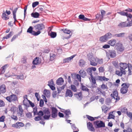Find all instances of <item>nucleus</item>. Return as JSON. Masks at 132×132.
<instances>
[{
  "instance_id": "1",
  "label": "nucleus",
  "mask_w": 132,
  "mask_h": 132,
  "mask_svg": "<svg viewBox=\"0 0 132 132\" xmlns=\"http://www.w3.org/2000/svg\"><path fill=\"white\" fill-rule=\"evenodd\" d=\"M35 30L37 31H36L37 35H39L41 33V31L45 29V26L43 23L38 24L34 26Z\"/></svg>"
},
{
  "instance_id": "2",
  "label": "nucleus",
  "mask_w": 132,
  "mask_h": 132,
  "mask_svg": "<svg viewBox=\"0 0 132 132\" xmlns=\"http://www.w3.org/2000/svg\"><path fill=\"white\" fill-rule=\"evenodd\" d=\"M93 124L96 129L104 127H105V122L101 120H96L93 122Z\"/></svg>"
},
{
  "instance_id": "3",
  "label": "nucleus",
  "mask_w": 132,
  "mask_h": 132,
  "mask_svg": "<svg viewBox=\"0 0 132 132\" xmlns=\"http://www.w3.org/2000/svg\"><path fill=\"white\" fill-rule=\"evenodd\" d=\"M129 84H127L126 83H124L122 84L121 86H123L120 89V92L122 94H124L126 93L128 90V88L130 86Z\"/></svg>"
},
{
  "instance_id": "4",
  "label": "nucleus",
  "mask_w": 132,
  "mask_h": 132,
  "mask_svg": "<svg viewBox=\"0 0 132 132\" xmlns=\"http://www.w3.org/2000/svg\"><path fill=\"white\" fill-rule=\"evenodd\" d=\"M113 93L110 95V96L112 98L116 100L115 102H117L120 99V97L118 96V93L117 90L115 89L114 91L113 92Z\"/></svg>"
},
{
  "instance_id": "5",
  "label": "nucleus",
  "mask_w": 132,
  "mask_h": 132,
  "mask_svg": "<svg viewBox=\"0 0 132 132\" xmlns=\"http://www.w3.org/2000/svg\"><path fill=\"white\" fill-rule=\"evenodd\" d=\"M106 54L111 58H114L117 56L116 51L113 50H109L108 52H106Z\"/></svg>"
},
{
  "instance_id": "6",
  "label": "nucleus",
  "mask_w": 132,
  "mask_h": 132,
  "mask_svg": "<svg viewBox=\"0 0 132 132\" xmlns=\"http://www.w3.org/2000/svg\"><path fill=\"white\" fill-rule=\"evenodd\" d=\"M61 30L64 33L70 34L68 36L64 37V39H68L71 37L72 35V33L71 32L70 30L67 28H63L62 29H61Z\"/></svg>"
},
{
  "instance_id": "7",
  "label": "nucleus",
  "mask_w": 132,
  "mask_h": 132,
  "mask_svg": "<svg viewBox=\"0 0 132 132\" xmlns=\"http://www.w3.org/2000/svg\"><path fill=\"white\" fill-rule=\"evenodd\" d=\"M116 47L117 51L120 52H122L125 49L122 44L120 43L116 44Z\"/></svg>"
},
{
  "instance_id": "8",
  "label": "nucleus",
  "mask_w": 132,
  "mask_h": 132,
  "mask_svg": "<svg viewBox=\"0 0 132 132\" xmlns=\"http://www.w3.org/2000/svg\"><path fill=\"white\" fill-rule=\"evenodd\" d=\"M33 29L34 28L30 26L27 30V32L29 33L34 36H37L36 31L33 30Z\"/></svg>"
},
{
  "instance_id": "9",
  "label": "nucleus",
  "mask_w": 132,
  "mask_h": 132,
  "mask_svg": "<svg viewBox=\"0 0 132 132\" xmlns=\"http://www.w3.org/2000/svg\"><path fill=\"white\" fill-rule=\"evenodd\" d=\"M96 70V68L95 67H91L89 68L86 69V71L88 74L90 75L91 76H92L93 72L92 71H95Z\"/></svg>"
},
{
  "instance_id": "10",
  "label": "nucleus",
  "mask_w": 132,
  "mask_h": 132,
  "mask_svg": "<svg viewBox=\"0 0 132 132\" xmlns=\"http://www.w3.org/2000/svg\"><path fill=\"white\" fill-rule=\"evenodd\" d=\"M130 24L127 23V21L119 23L118 25V26L120 28H123L126 27L131 26Z\"/></svg>"
},
{
  "instance_id": "11",
  "label": "nucleus",
  "mask_w": 132,
  "mask_h": 132,
  "mask_svg": "<svg viewBox=\"0 0 132 132\" xmlns=\"http://www.w3.org/2000/svg\"><path fill=\"white\" fill-rule=\"evenodd\" d=\"M87 126L88 129L91 131H94L95 130L94 128L93 127L92 123L90 122H87Z\"/></svg>"
},
{
  "instance_id": "12",
  "label": "nucleus",
  "mask_w": 132,
  "mask_h": 132,
  "mask_svg": "<svg viewBox=\"0 0 132 132\" xmlns=\"http://www.w3.org/2000/svg\"><path fill=\"white\" fill-rule=\"evenodd\" d=\"M78 19L83 20L84 21H89L91 20L90 19H88L85 17L84 15L83 14H81L78 16Z\"/></svg>"
},
{
  "instance_id": "13",
  "label": "nucleus",
  "mask_w": 132,
  "mask_h": 132,
  "mask_svg": "<svg viewBox=\"0 0 132 132\" xmlns=\"http://www.w3.org/2000/svg\"><path fill=\"white\" fill-rule=\"evenodd\" d=\"M75 56V55H73L71 56L70 57L64 59L63 60V63H69L72 59H73Z\"/></svg>"
},
{
  "instance_id": "14",
  "label": "nucleus",
  "mask_w": 132,
  "mask_h": 132,
  "mask_svg": "<svg viewBox=\"0 0 132 132\" xmlns=\"http://www.w3.org/2000/svg\"><path fill=\"white\" fill-rule=\"evenodd\" d=\"M91 77L92 82V87L93 88H95L96 87V86H97L96 82V79L95 78L93 77V76H91Z\"/></svg>"
},
{
  "instance_id": "15",
  "label": "nucleus",
  "mask_w": 132,
  "mask_h": 132,
  "mask_svg": "<svg viewBox=\"0 0 132 132\" xmlns=\"http://www.w3.org/2000/svg\"><path fill=\"white\" fill-rule=\"evenodd\" d=\"M120 69L122 70H125L128 67V65L125 63L120 62L119 63Z\"/></svg>"
},
{
  "instance_id": "16",
  "label": "nucleus",
  "mask_w": 132,
  "mask_h": 132,
  "mask_svg": "<svg viewBox=\"0 0 132 132\" xmlns=\"http://www.w3.org/2000/svg\"><path fill=\"white\" fill-rule=\"evenodd\" d=\"M73 96V92L70 89H67L65 93V97L68 96L72 97Z\"/></svg>"
},
{
  "instance_id": "17",
  "label": "nucleus",
  "mask_w": 132,
  "mask_h": 132,
  "mask_svg": "<svg viewBox=\"0 0 132 132\" xmlns=\"http://www.w3.org/2000/svg\"><path fill=\"white\" fill-rule=\"evenodd\" d=\"M64 82L63 79L62 77H60L56 80V84L58 85H61Z\"/></svg>"
},
{
  "instance_id": "18",
  "label": "nucleus",
  "mask_w": 132,
  "mask_h": 132,
  "mask_svg": "<svg viewBox=\"0 0 132 132\" xmlns=\"http://www.w3.org/2000/svg\"><path fill=\"white\" fill-rule=\"evenodd\" d=\"M116 42L117 41L115 39H112L108 41V43L110 45H111L112 46H114L115 45Z\"/></svg>"
},
{
  "instance_id": "19",
  "label": "nucleus",
  "mask_w": 132,
  "mask_h": 132,
  "mask_svg": "<svg viewBox=\"0 0 132 132\" xmlns=\"http://www.w3.org/2000/svg\"><path fill=\"white\" fill-rule=\"evenodd\" d=\"M39 58L38 57H36L33 60L32 64L34 65H37L39 64L40 63V61H39Z\"/></svg>"
},
{
  "instance_id": "20",
  "label": "nucleus",
  "mask_w": 132,
  "mask_h": 132,
  "mask_svg": "<svg viewBox=\"0 0 132 132\" xmlns=\"http://www.w3.org/2000/svg\"><path fill=\"white\" fill-rule=\"evenodd\" d=\"M48 35L50 36L51 38H54L56 36L57 33L56 32L51 31V32H48Z\"/></svg>"
},
{
  "instance_id": "21",
  "label": "nucleus",
  "mask_w": 132,
  "mask_h": 132,
  "mask_svg": "<svg viewBox=\"0 0 132 132\" xmlns=\"http://www.w3.org/2000/svg\"><path fill=\"white\" fill-rule=\"evenodd\" d=\"M79 73L82 78H84L87 75L86 72L84 70H80L79 71Z\"/></svg>"
},
{
  "instance_id": "22",
  "label": "nucleus",
  "mask_w": 132,
  "mask_h": 132,
  "mask_svg": "<svg viewBox=\"0 0 132 132\" xmlns=\"http://www.w3.org/2000/svg\"><path fill=\"white\" fill-rule=\"evenodd\" d=\"M44 94L47 98H49L50 97V93L49 90L45 89L44 90Z\"/></svg>"
},
{
  "instance_id": "23",
  "label": "nucleus",
  "mask_w": 132,
  "mask_h": 132,
  "mask_svg": "<svg viewBox=\"0 0 132 132\" xmlns=\"http://www.w3.org/2000/svg\"><path fill=\"white\" fill-rule=\"evenodd\" d=\"M74 95L77 98H80V100H81L82 98V94L81 92H80L77 94H74Z\"/></svg>"
},
{
  "instance_id": "24",
  "label": "nucleus",
  "mask_w": 132,
  "mask_h": 132,
  "mask_svg": "<svg viewBox=\"0 0 132 132\" xmlns=\"http://www.w3.org/2000/svg\"><path fill=\"white\" fill-rule=\"evenodd\" d=\"M9 65L8 64H6L4 65L2 67H1L0 70L1 71V73H0V75L3 74L5 72V69H6L7 67V66H8Z\"/></svg>"
},
{
  "instance_id": "25",
  "label": "nucleus",
  "mask_w": 132,
  "mask_h": 132,
  "mask_svg": "<svg viewBox=\"0 0 132 132\" xmlns=\"http://www.w3.org/2000/svg\"><path fill=\"white\" fill-rule=\"evenodd\" d=\"M31 16L34 18H38L40 16V14L39 13L35 12H32L31 14Z\"/></svg>"
},
{
  "instance_id": "26",
  "label": "nucleus",
  "mask_w": 132,
  "mask_h": 132,
  "mask_svg": "<svg viewBox=\"0 0 132 132\" xmlns=\"http://www.w3.org/2000/svg\"><path fill=\"white\" fill-rule=\"evenodd\" d=\"M99 40L101 42H107L108 40L105 36V35L100 37V38Z\"/></svg>"
},
{
  "instance_id": "27",
  "label": "nucleus",
  "mask_w": 132,
  "mask_h": 132,
  "mask_svg": "<svg viewBox=\"0 0 132 132\" xmlns=\"http://www.w3.org/2000/svg\"><path fill=\"white\" fill-rule=\"evenodd\" d=\"M101 17L100 19V21H101L103 20L104 15L106 14V12L104 10H102L101 11Z\"/></svg>"
},
{
  "instance_id": "28",
  "label": "nucleus",
  "mask_w": 132,
  "mask_h": 132,
  "mask_svg": "<svg viewBox=\"0 0 132 132\" xmlns=\"http://www.w3.org/2000/svg\"><path fill=\"white\" fill-rule=\"evenodd\" d=\"M114 111H113L112 112H110L109 114V116L108 117L107 119H114L115 118V116L112 114L113 112Z\"/></svg>"
},
{
  "instance_id": "29",
  "label": "nucleus",
  "mask_w": 132,
  "mask_h": 132,
  "mask_svg": "<svg viewBox=\"0 0 132 132\" xmlns=\"http://www.w3.org/2000/svg\"><path fill=\"white\" fill-rule=\"evenodd\" d=\"M0 92L2 93H4L6 92V88L5 85H1L0 86Z\"/></svg>"
},
{
  "instance_id": "30",
  "label": "nucleus",
  "mask_w": 132,
  "mask_h": 132,
  "mask_svg": "<svg viewBox=\"0 0 132 132\" xmlns=\"http://www.w3.org/2000/svg\"><path fill=\"white\" fill-rule=\"evenodd\" d=\"M72 129L73 130V132H78L79 131V129L76 126L75 124H73L71 126Z\"/></svg>"
},
{
  "instance_id": "31",
  "label": "nucleus",
  "mask_w": 132,
  "mask_h": 132,
  "mask_svg": "<svg viewBox=\"0 0 132 132\" xmlns=\"http://www.w3.org/2000/svg\"><path fill=\"white\" fill-rule=\"evenodd\" d=\"M104 35L108 40V39L111 38L112 36V34L110 32L106 33Z\"/></svg>"
},
{
  "instance_id": "32",
  "label": "nucleus",
  "mask_w": 132,
  "mask_h": 132,
  "mask_svg": "<svg viewBox=\"0 0 132 132\" xmlns=\"http://www.w3.org/2000/svg\"><path fill=\"white\" fill-rule=\"evenodd\" d=\"M81 89L82 90L89 92V89L85 86L83 85L81 83Z\"/></svg>"
},
{
  "instance_id": "33",
  "label": "nucleus",
  "mask_w": 132,
  "mask_h": 132,
  "mask_svg": "<svg viewBox=\"0 0 132 132\" xmlns=\"http://www.w3.org/2000/svg\"><path fill=\"white\" fill-rule=\"evenodd\" d=\"M2 18L5 20H7L9 19V17L6 16L5 13L4 11H3L2 16Z\"/></svg>"
},
{
  "instance_id": "34",
  "label": "nucleus",
  "mask_w": 132,
  "mask_h": 132,
  "mask_svg": "<svg viewBox=\"0 0 132 132\" xmlns=\"http://www.w3.org/2000/svg\"><path fill=\"white\" fill-rule=\"evenodd\" d=\"M125 33H121L119 34H115L114 36H115L119 37H122L124 36Z\"/></svg>"
},
{
  "instance_id": "35",
  "label": "nucleus",
  "mask_w": 132,
  "mask_h": 132,
  "mask_svg": "<svg viewBox=\"0 0 132 132\" xmlns=\"http://www.w3.org/2000/svg\"><path fill=\"white\" fill-rule=\"evenodd\" d=\"M43 108H45V109L43 110L44 114H50V111L49 108H46L45 107H44Z\"/></svg>"
},
{
  "instance_id": "36",
  "label": "nucleus",
  "mask_w": 132,
  "mask_h": 132,
  "mask_svg": "<svg viewBox=\"0 0 132 132\" xmlns=\"http://www.w3.org/2000/svg\"><path fill=\"white\" fill-rule=\"evenodd\" d=\"M14 76L16 77V78L17 79L23 80L24 75L23 74L21 75H14Z\"/></svg>"
},
{
  "instance_id": "37",
  "label": "nucleus",
  "mask_w": 132,
  "mask_h": 132,
  "mask_svg": "<svg viewBox=\"0 0 132 132\" xmlns=\"http://www.w3.org/2000/svg\"><path fill=\"white\" fill-rule=\"evenodd\" d=\"M61 111L64 113L65 116H67V115H69L71 114V113L69 109H67L64 111Z\"/></svg>"
},
{
  "instance_id": "38",
  "label": "nucleus",
  "mask_w": 132,
  "mask_h": 132,
  "mask_svg": "<svg viewBox=\"0 0 132 132\" xmlns=\"http://www.w3.org/2000/svg\"><path fill=\"white\" fill-rule=\"evenodd\" d=\"M88 59L90 62L92 61H96L95 59L92 55H90L88 57Z\"/></svg>"
},
{
  "instance_id": "39",
  "label": "nucleus",
  "mask_w": 132,
  "mask_h": 132,
  "mask_svg": "<svg viewBox=\"0 0 132 132\" xmlns=\"http://www.w3.org/2000/svg\"><path fill=\"white\" fill-rule=\"evenodd\" d=\"M51 110V113L58 112V110L57 108L54 107H51L50 108Z\"/></svg>"
},
{
  "instance_id": "40",
  "label": "nucleus",
  "mask_w": 132,
  "mask_h": 132,
  "mask_svg": "<svg viewBox=\"0 0 132 132\" xmlns=\"http://www.w3.org/2000/svg\"><path fill=\"white\" fill-rule=\"evenodd\" d=\"M86 62L84 60L82 59L80 60L79 62V65L80 66H83V65L85 64Z\"/></svg>"
},
{
  "instance_id": "41",
  "label": "nucleus",
  "mask_w": 132,
  "mask_h": 132,
  "mask_svg": "<svg viewBox=\"0 0 132 132\" xmlns=\"http://www.w3.org/2000/svg\"><path fill=\"white\" fill-rule=\"evenodd\" d=\"M51 114H47V115L45 114L44 115L43 117L44 119L46 120H48L49 119L50 117Z\"/></svg>"
},
{
  "instance_id": "42",
  "label": "nucleus",
  "mask_w": 132,
  "mask_h": 132,
  "mask_svg": "<svg viewBox=\"0 0 132 132\" xmlns=\"http://www.w3.org/2000/svg\"><path fill=\"white\" fill-rule=\"evenodd\" d=\"M11 96L12 101H15L17 99V97L15 95L12 94L11 95Z\"/></svg>"
},
{
  "instance_id": "43",
  "label": "nucleus",
  "mask_w": 132,
  "mask_h": 132,
  "mask_svg": "<svg viewBox=\"0 0 132 132\" xmlns=\"http://www.w3.org/2000/svg\"><path fill=\"white\" fill-rule=\"evenodd\" d=\"M50 60L51 61H53L55 57V55L53 54H50Z\"/></svg>"
},
{
  "instance_id": "44",
  "label": "nucleus",
  "mask_w": 132,
  "mask_h": 132,
  "mask_svg": "<svg viewBox=\"0 0 132 132\" xmlns=\"http://www.w3.org/2000/svg\"><path fill=\"white\" fill-rule=\"evenodd\" d=\"M87 118L90 121H93L95 120L94 118L90 116L87 115H86Z\"/></svg>"
},
{
  "instance_id": "45",
  "label": "nucleus",
  "mask_w": 132,
  "mask_h": 132,
  "mask_svg": "<svg viewBox=\"0 0 132 132\" xmlns=\"http://www.w3.org/2000/svg\"><path fill=\"white\" fill-rule=\"evenodd\" d=\"M44 114L43 111L40 110L38 112L37 115L41 116V117H43L44 116Z\"/></svg>"
},
{
  "instance_id": "46",
  "label": "nucleus",
  "mask_w": 132,
  "mask_h": 132,
  "mask_svg": "<svg viewBox=\"0 0 132 132\" xmlns=\"http://www.w3.org/2000/svg\"><path fill=\"white\" fill-rule=\"evenodd\" d=\"M71 89L73 92H75L77 91V88L75 85H71Z\"/></svg>"
},
{
  "instance_id": "47",
  "label": "nucleus",
  "mask_w": 132,
  "mask_h": 132,
  "mask_svg": "<svg viewBox=\"0 0 132 132\" xmlns=\"http://www.w3.org/2000/svg\"><path fill=\"white\" fill-rule=\"evenodd\" d=\"M26 99L29 102V103L30 105V106L32 108H33L35 106V104L34 103H32L31 101H30V100H28L27 98H26Z\"/></svg>"
},
{
  "instance_id": "48",
  "label": "nucleus",
  "mask_w": 132,
  "mask_h": 132,
  "mask_svg": "<svg viewBox=\"0 0 132 132\" xmlns=\"http://www.w3.org/2000/svg\"><path fill=\"white\" fill-rule=\"evenodd\" d=\"M111 99L110 98L108 97L106 98L105 100V104L108 105L111 102Z\"/></svg>"
},
{
  "instance_id": "49",
  "label": "nucleus",
  "mask_w": 132,
  "mask_h": 132,
  "mask_svg": "<svg viewBox=\"0 0 132 132\" xmlns=\"http://www.w3.org/2000/svg\"><path fill=\"white\" fill-rule=\"evenodd\" d=\"M118 13L121 15L126 16L127 14V12H125L124 11H121L118 12Z\"/></svg>"
},
{
  "instance_id": "50",
  "label": "nucleus",
  "mask_w": 132,
  "mask_h": 132,
  "mask_svg": "<svg viewBox=\"0 0 132 132\" xmlns=\"http://www.w3.org/2000/svg\"><path fill=\"white\" fill-rule=\"evenodd\" d=\"M42 119V117L41 116H39L35 117L34 119V120L35 121H37L40 120H41Z\"/></svg>"
},
{
  "instance_id": "51",
  "label": "nucleus",
  "mask_w": 132,
  "mask_h": 132,
  "mask_svg": "<svg viewBox=\"0 0 132 132\" xmlns=\"http://www.w3.org/2000/svg\"><path fill=\"white\" fill-rule=\"evenodd\" d=\"M57 113L58 112L51 113V116L53 118H55L57 117L58 115Z\"/></svg>"
},
{
  "instance_id": "52",
  "label": "nucleus",
  "mask_w": 132,
  "mask_h": 132,
  "mask_svg": "<svg viewBox=\"0 0 132 132\" xmlns=\"http://www.w3.org/2000/svg\"><path fill=\"white\" fill-rule=\"evenodd\" d=\"M39 4V2L38 1H36L32 3V7L33 8L35 7L36 6L38 5Z\"/></svg>"
},
{
  "instance_id": "53",
  "label": "nucleus",
  "mask_w": 132,
  "mask_h": 132,
  "mask_svg": "<svg viewBox=\"0 0 132 132\" xmlns=\"http://www.w3.org/2000/svg\"><path fill=\"white\" fill-rule=\"evenodd\" d=\"M81 76L79 74H77L76 76V78L77 79L78 81L79 82H81Z\"/></svg>"
},
{
  "instance_id": "54",
  "label": "nucleus",
  "mask_w": 132,
  "mask_h": 132,
  "mask_svg": "<svg viewBox=\"0 0 132 132\" xmlns=\"http://www.w3.org/2000/svg\"><path fill=\"white\" fill-rule=\"evenodd\" d=\"M47 85L50 87L51 90L54 91L55 89V87L54 86V85H51L50 84H48Z\"/></svg>"
},
{
  "instance_id": "55",
  "label": "nucleus",
  "mask_w": 132,
  "mask_h": 132,
  "mask_svg": "<svg viewBox=\"0 0 132 132\" xmlns=\"http://www.w3.org/2000/svg\"><path fill=\"white\" fill-rule=\"evenodd\" d=\"M44 101L43 100L40 99L39 102V106L41 107H42L44 105Z\"/></svg>"
},
{
  "instance_id": "56",
  "label": "nucleus",
  "mask_w": 132,
  "mask_h": 132,
  "mask_svg": "<svg viewBox=\"0 0 132 132\" xmlns=\"http://www.w3.org/2000/svg\"><path fill=\"white\" fill-rule=\"evenodd\" d=\"M25 100H24L23 101V105L26 107V109H27L30 106L29 104L28 103L25 102Z\"/></svg>"
},
{
  "instance_id": "57",
  "label": "nucleus",
  "mask_w": 132,
  "mask_h": 132,
  "mask_svg": "<svg viewBox=\"0 0 132 132\" xmlns=\"http://www.w3.org/2000/svg\"><path fill=\"white\" fill-rule=\"evenodd\" d=\"M5 116H2L0 117V122H4L5 121Z\"/></svg>"
},
{
  "instance_id": "58",
  "label": "nucleus",
  "mask_w": 132,
  "mask_h": 132,
  "mask_svg": "<svg viewBox=\"0 0 132 132\" xmlns=\"http://www.w3.org/2000/svg\"><path fill=\"white\" fill-rule=\"evenodd\" d=\"M121 111L122 112L124 113H125L126 112V113L127 112H128L127 109L126 107L123 108L121 110Z\"/></svg>"
},
{
  "instance_id": "59",
  "label": "nucleus",
  "mask_w": 132,
  "mask_h": 132,
  "mask_svg": "<svg viewBox=\"0 0 132 132\" xmlns=\"http://www.w3.org/2000/svg\"><path fill=\"white\" fill-rule=\"evenodd\" d=\"M34 115H37V109L36 107L34 108Z\"/></svg>"
},
{
  "instance_id": "60",
  "label": "nucleus",
  "mask_w": 132,
  "mask_h": 132,
  "mask_svg": "<svg viewBox=\"0 0 132 132\" xmlns=\"http://www.w3.org/2000/svg\"><path fill=\"white\" fill-rule=\"evenodd\" d=\"M11 95L10 96H7L6 98V100L9 102H11L12 101Z\"/></svg>"
},
{
  "instance_id": "61",
  "label": "nucleus",
  "mask_w": 132,
  "mask_h": 132,
  "mask_svg": "<svg viewBox=\"0 0 132 132\" xmlns=\"http://www.w3.org/2000/svg\"><path fill=\"white\" fill-rule=\"evenodd\" d=\"M77 74L75 73H72L71 74V76L72 78L74 79H76Z\"/></svg>"
},
{
  "instance_id": "62",
  "label": "nucleus",
  "mask_w": 132,
  "mask_h": 132,
  "mask_svg": "<svg viewBox=\"0 0 132 132\" xmlns=\"http://www.w3.org/2000/svg\"><path fill=\"white\" fill-rule=\"evenodd\" d=\"M103 67H101L98 68L99 71L100 72H103L104 70Z\"/></svg>"
},
{
  "instance_id": "63",
  "label": "nucleus",
  "mask_w": 132,
  "mask_h": 132,
  "mask_svg": "<svg viewBox=\"0 0 132 132\" xmlns=\"http://www.w3.org/2000/svg\"><path fill=\"white\" fill-rule=\"evenodd\" d=\"M5 105V103L4 101L1 100H0V107L4 106Z\"/></svg>"
},
{
  "instance_id": "64",
  "label": "nucleus",
  "mask_w": 132,
  "mask_h": 132,
  "mask_svg": "<svg viewBox=\"0 0 132 132\" xmlns=\"http://www.w3.org/2000/svg\"><path fill=\"white\" fill-rule=\"evenodd\" d=\"M73 84L77 86H78L79 85V83L77 80H74Z\"/></svg>"
}]
</instances>
